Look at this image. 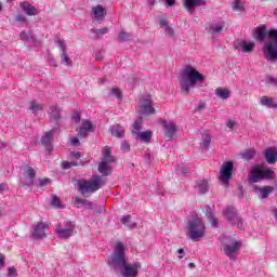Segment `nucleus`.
I'll return each mask as SVG.
<instances>
[{"label":"nucleus","mask_w":277,"mask_h":277,"mask_svg":"<svg viewBox=\"0 0 277 277\" xmlns=\"http://www.w3.org/2000/svg\"><path fill=\"white\" fill-rule=\"evenodd\" d=\"M263 179H276V173L269 169L263 170L261 167H254L249 176V183H259Z\"/></svg>","instance_id":"obj_8"},{"label":"nucleus","mask_w":277,"mask_h":277,"mask_svg":"<svg viewBox=\"0 0 277 277\" xmlns=\"http://www.w3.org/2000/svg\"><path fill=\"white\" fill-rule=\"evenodd\" d=\"M206 217L209 220L212 228H217V219L213 215V212H211V207H207L206 210Z\"/></svg>","instance_id":"obj_30"},{"label":"nucleus","mask_w":277,"mask_h":277,"mask_svg":"<svg viewBox=\"0 0 277 277\" xmlns=\"http://www.w3.org/2000/svg\"><path fill=\"white\" fill-rule=\"evenodd\" d=\"M207 107V105L205 104V102H201L198 104V106L196 107V109H205Z\"/></svg>","instance_id":"obj_64"},{"label":"nucleus","mask_w":277,"mask_h":277,"mask_svg":"<svg viewBox=\"0 0 277 277\" xmlns=\"http://www.w3.org/2000/svg\"><path fill=\"white\" fill-rule=\"evenodd\" d=\"M19 38H21V40H23L24 42H27V41H29V34H27L25 30H23V31L19 34Z\"/></svg>","instance_id":"obj_53"},{"label":"nucleus","mask_w":277,"mask_h":277,"mask_svg":"<svg viewBox=\"0 0 277 277\" xmlns=\"http://www.w3.org/2000/svg\"><path fill=\"white\" fill-rule=\"evenodd\" d=\"M55 42H56L57 47L61 49L62 53H65L68 51V49L66 48V42H64V40L56 37Z\"/></svg>","instance_id":"obj_44"},{"label":"nucleus","mask_w":277,"mask_h":277,"mask_svg":"<svg viewBox=\"0 0 277 277\" xmlns=\"http://www.w3.org/2000/svg\"><path fill=\"white\" fill-rule=\"evenodd\" d=\"M51 202L50 205L54 207V209H64V206L62 205V199L57 195H51Z\"/></svg>","instance_id":"obj_34"},{"label":"nucleus","mask_w":277,"mask_h":277,"mask_svg":"<svg viewBox=\"0 0 277 277\" xmlns=\"http://www.w3.org/2000/svg\"><path fill=\"white\" fill-rule=\"evenodd\" d=\"M260 103L264 107H277V104H274V100L268 96H262Z\"/></svg>","instance_id":"obj_35"},{"label":"nucleus","mask_w":277,"mask_h":277,"mask_svg":"<svg viewBox=\"0 0 277 277\" xmlns=\"http://www.w3.org/2000/svg\"><path fill=\"white\" fill-rule=\"evenodd\" d=\"M55 131H57L56 129H52L48 132H45V134L43 136H41V146H44L45 150L51 154L53 153V135H55Z\"/></svg>","instance_id":"obj_12"},{"label":"nucleus","mask_w":277,"mask_h":277,"mask_svg":"<svg viewBox=\"0 0 277 277\" xmlns=\"http://www.w3.org/2000/svg\"><path fill=\"white\" fill-rule=\"evenodd\" d=\"M266 83H271L272 85H277V79L276 78H274V77H268L267 79H266Z\"/></svg>","instance_id":"obj_56"},{"label":"nucleus","mask_w":277,"mask_h":277,"mask_svg":"<svg viewBox=\"0 0 277 277\" xmlns=\"http://www.w3.org/2000/svg\"><path fill=\"white\" fill-rule=\"evenodd\" d=\"M268 36V40L264 43V57L271 62L277 60V29H271L267 31V26L261 25L255 28L253 38L259 42H263L265 37Z\"/></svg>","instance_id":"obj_2"},{"label":"nucleus","mask_w":277,"mask_h":277,"mask_svg":"<svg viewBox=\"0 0 277 277\" xmlns=\"http://www.w3.org/2000/svg\"><path fill=\"white\" fill-rule=\"evenodd\" d=\"M187 236L192 241H201L207 233V226L196 213L187 216Z\"/></svg>","instance_id":"obj_4"},{"label":"nucleus","mask_w":277,"mask_h":277,"mask_svg":"<svg viewBox=\"0 0 277 277\" xmlns=\"http://www.w3.org/2000/svg\"><path fill=\"white\" fill-rule=\"evenodd\" d=\"M137 135L142 140V142H150V140H153L151 131L137 132Z\"/></svg>","instance_id":"obj_38"},{"label":"nucleus","mask_w":277,"mask_h":277,"mask_svg":"<svg viewBox=\"0 0 277 277\" xmlns=\"http://www.w3.org/2000/svg\"><path fill=\"white\" fill-rule=\"evenodd\" d=\"M76 205L78 209H81V207H85L88 211H92L94 209V202L88 200V199H81V198H76L75 199Z\"/></svg>","instance_id":"obj_24"},{"label":"nucleus","mask_w":277,"mask_h":277,"mask_svg":"<svg viewBox=\"0 0 277 277\" xmlns=\"http://www.w3.org/2000/svg\"><path fill=\"white\" fill-rule=\"evenodd\" d=\"M15 21L16 23H27V17H25L23 14H18L15 16Z\"/></svg>","instance_id":"obj_52"},{"label":"nucleus","mask_w":277,"mask_h":277,"mask_svg":"<svg viewBox=\"0 0 277 277\" xmlns=\"http://www.w3.org/2000/svg\"><path fill=\"white\" fill-rule=\"evenodd\" d=\"M61 62H62V64H65V66H71L72 65V60H70V56H68V51L67 52H62Z\"/></svg>","instance_id":"obj_40"},{"label":"nucleus","mask_w":277,"mask_h":277,"mask_svg":"<svg viewBox=\"0 0 277 277\" xmlns=\"http://www.w3.org/2000/svg\"><path fill=\"white\" fill-rule=\"evenodd\" d=\"M158 23L160 25V29H163L164 34L169 36V38L174 36V28H172V25H170L166 15L158 16Z\"/></svg>","instance_id":"obj_14"},{"label":"nucleus","mask_w":277,"mask_h":277,"mask_svg":"<svg viewBox=\"0 0 277 277\" xmlns=\"http://www.w3.org/2000/svg\"><path fill=\"white\" fill-rule=\"evenodd\" d=\"M255 156L256 150L254 148H250L242 154V159H245L246 161H251V159H254Z\"/></svg>","instance_id":"obj_36"},{"label":"nucleus","mask_w":277,"mask_h":277,"mask_svg":"<svg viewBox=\"0 0 277 277\" xmlns=\"http://www.w3.org/2000/svg\"><path fill=\"white\" fill-rule=\"evenodd\" d=\"M140 124H142V117H140L136 121H134L133 129L140 132L142 130V127Z\"/></svg>","instance_id":"obj_51"},{"label":"nucleus","mask_w":277,"mask_h":277,"mask_svg":"<svg viewBox=\"0 0 277 277\" xmlns=\"http://www.w3.org/2000/svg\"><path fill=\"white\" fill-rule=\"evenodd\" d=\"M71 119L75 120L76 122L81 121V114L79 111H75L71 116Z\"/></svg>","instance_id":"obj_54"},{"label":"nucleus","mask_w":277,"mask_h":277,"mask_svg":"<svg viewBox=\"0 0 277 277\" xmlns=\"http://www.w3.org/2000/svg\"><path fill=\"white\" fill-rule=\"evenodd\" d=\"M5 267V254L0 253V269Z\"/></svg>","instance_id":"obj_55"},{"label":"nucleus","mask_w":277,"mask_h":277,"mask_svg":"<svg viewBox=\"0 0 277 277\" xmlns=\"http://www.w3.org/2000/svg\"><path fill=\"white\" fill-rule=\"evenodd\" d=\"M8 274H9V276H17L16 268L14 266L9 267Z\"/></svg>","instance_id":"obj_57"},{"label":"nucleus","mask_w":277,"mask_h":277,"mask_svg":"<svg viewBox=\"0 0 277 277\" xmlns=\"http://www.w3.org/2000/svg\"><path fill=\"white\" fill-rule=\"evenodd\" d=\"M121 224H123V226H128L130 230H133V228H137V223L131 221V214L123 215L121 217Z\"/></svg>","instance_id":"obj_26"},{"label":"nucleus","mask_w":277,"mask_h":277,"mask_svg":"<svg viewBox=\"0 0 277 277\" xmlns=\"http://www.w3.org/2000/svg\"><path fill=\"white\" fill-rule=\"evenodd\" d=\"M202 81H205V76L199 74L198 70L190 65H187L180 77L182 94L187 96V94H189V90L195 88L196 83H202Z\"/></svg>","instance_id":"obj_3"},{"label":"nucleus","mask_w":277,"mask_h":277,"mask_svg":"<svg viewBox=\"0 0 277 277\" xmlns=\"http://www.w3.org/2000/svg\"><path fill=\"white\" fill-rule=\"evenodd\" d=\"M103 186H105V181H103V177L100 175L93 176L92 180L77 181V189L83 198H90L91 194H95V192H98Z\"/></svg>","instance_id":"obj_5"},{"label":"nucleus","mask_w":277,"mask_h":277,"mask_svg":"<svg viewBox=\"0 0 277 277\" xmlns=\"http://www.w3.org/2000/svg\"><path fill=\"white\" fill-rule=\"evenodd\" d=\"M51 118L55 121V124H58L60 120H62V115L60 114V108H52Z\"/></svg>","instance_id":"obj_41"},{"label":"nucleus","mask_w":277,"mask_h":277,"mask_svg":"<svg viewBox=\"0 0 277 277\" xmlns=\"http://www.w3.org/2000/svg\"><path fill=\"white\" fill-rule=\"evenodd\" d=\"M252 189L255 194L260 193V198H262V200H265V198H269V195L272 194V192H274V188L272 186H264L261 188L260 186L254 185Z\"/></svg>","instance_id":"obj_20"},{"label":"nucleus","mask_w":277,"mask_h":277,"mask_svg":"<svg viewBox=\"0 0 277 277\" xmlns=\"http://www.w3.org/2000/svg\"><path fill=\"white\" fill-rule=\"evenodd\" d=\"M119 40H121V42H126L127 40L131 39V35L127 31H121L118 36Z\"/></svg>","instance_id":"obj_46"},{"label":"nucleus","mask_w":277,"mask_h":277,"mask_svg":"<svg viewBox=\"0 0 277 277\" xmlns=\"http://www.w3.org/2000/svg\"><path fill=\"white\" fill-rule=\"evenodd\" d=\"M124 250H127V247H124L122 242L117 241L107 264L114 269H119L121 276L137 277V269H142V264L140 262L129 264V259L127 258Z\"/></svg>","instance_id":"obj_1"},{"label":"nucleus","mask_w":277,"mask_h":277,"mask_svg":"<svg viewBox=\"0 0 277 277\" xmlns=\"http://www.w3.org/2000/svg\"><path fill=\"white\" fill-rule=\"evenodd\" d=\"M45 228H49V223H37L34 228L32 239H44L47 237V233H44Z\"/></svg>","instance_id":"obj_16"},{"label":"nucleus","mask_w":277,"mask_h":277,"mask_svg":"<svg viewBox=\"0 0 277 277\" xmlns=\"http://www.w3.org/2000/svg\"><path fill=\"white\" fill-rule=\"evenodd\" d=\"M49 183H51V180L49 177H45L43 180H39L37 187H47V185H49Z\"/></svg>","instance_id":"obj_48"},{"label":"nucleus","mask_w":277,"mask_h":277,"mask_svg":"<svg viewBox=\"0 0 277 277\" xmlns=\"http://www.w3.org/2000/svg\"><path fill=\"white\" fill-rule=\"evenodd\" d=\"M144 159H145L146 163L150 164V153L146 151L144 154Z\"/></svg>","instance_id":"obj_61"},{"label":"nucleus","mask_w":277,"mask_h":277,"mask_svg":"<svg viewBox=\"0 0 277 277\" xmlns=\"http://www.w3.org/2000/svg\"><path fill=\"white\" fill-rule=\"evenodd\" d=\"M25 168H26V170L24 173V177L36 180V170L34 168H31L29 164H26Z\"/></svg>","instance_id":"obj_37"},{"label":"nucleus","mask_w":277,"mask_h":277,"mask_svg":"<svg viewBox=\"0 0 277 277\" xmlns=\"http://www.w3.org/2000/svg\"><path fill=\"white\" fill-rule=\"evenodd\" d=\"M91 34L95 35L94 40H101L103 36H105L106 34H109V28L108 27H104L102 29L92 28Z\"/></svg>","instance_id":"obj_28"},{"label":"nucleus","mask_w":277,"mask_h":277,"mask_svg":"<svg viewBox=\"0 0 277 277\" xmlns=\"http://www.w3.org/2000/svg\"><path fill=\"white\" fill-rule=\"evenodd\" d=\"M264 157L267 163L274 164L277 161V150L275 147L267 148L264 151Z\"/></svg>","instance_id":"obj_22"},{"label":"nucleus","mask_w":277,"mask_h":277,"mask_svg":"<svg viewBox=\"0 0 277 277\" xmlns=\"http://www.w3.org/2000/svg\"><path fill=\"white\" fill-rule=\"evenodd\" d=\"M36 180L31 179V177H25L22 181L21 187H23V189H29V187H34V183Z\"/></svg>","instance_id":"obj_39"},{"label":"nucleus","mask_w":277,"mask_h":277,"mask_svg":"<svg viewBox=\"0 0 277 277\" xmlns=\"http://www.w3.org/2000/svg\"><path fill=\"white\" fill-rule=\"evenodd\" d=\"M92 12L96 23H103L105 21V16H107V12L103 5L97 4L96 6L92 8Z\"/></svg>","instance_id":"obj_18"},{"label":"nucleus","mask_w":277,"mask_h":277,"mask_svg":"<svg viewBox=\"0 0 277 277\" xmlns=\"http://www.w3.org/2000/svg\"><path fill=\"white\" fill-rule=\"evenodd\" d=\"M102 161H109V163H116V158L111 156V148L108 146L104 147Z\"/></svg>","instance_id":"obj_27"},{"label":"nucleus","mask_w":277,"mask_h":277,"mask_svg":"<svg viewBox=\"0 0 277 277\" xmlns=\"http://www.w3.org/2000/svg\"><path fill=\"white\" fill-rule=\"evenodd\" d=\"M121 150L123 153H129V150H131V145L127 141L121 142Z\"/></svg>","instance_id":"obj_50"},{"label":"nucleus","mask_w":277,"mask_h":277,"mask_svg":"<svg viewBox=\"0 0 277 277\" xmlns=\"http://www.w3.org/2000/svg\"><path fill=\"white\" fill-rule=\"evenodd\" d=\"M232 8L233 10H238L241 12V10H243V4H241V0H234Z\"/></svg>","instance_id":"obj_47"},{"label":"nucleus","mask_w":277,"mask_h":277,"mask_svg":"<svg viewBox=\"0 0 277 277\" xmlns=\"http://www.w3.org/2000/svg\"><path fill=\"white\" fill-rule=\"evenodd\" d=\"M223 252H225V256L229 259H234L239 254V250H241V241L235 239L233 236H228L224 239L222 243Z\"/></svg>","instance_id":"obj_6"},{"label":"nucleus","mask_w":277,"mask_h":277,"mask_svg":"<svg viewBox=\"0 0 277 277\" xmlns=\"http://www.w3.org/2000/svg\"><path fill=\"white\" fill-rule=\"evenodd\" d=\"M71 157H74V159H81V153L80 151L71 153Z\"/></svg>","instance_id":"obj_62"},{"label":"nucleus","mask_w":277,"mask_h":277,"mask_svg":"<svg viewBox=\"0 0 277 277\" xmlns=\"http://www.w3.org/2000/svg\"><path fill=\"white\" fill-rule=\"evenodd\" d=\"M200 5H207L205 0H184V8L188 14H194L196 12L195 8H200Z\"/></svg>","instance_id":"obj_17"},{"label":"nucleus","mask_w":277,"mask_h":277,"mask_svg":"<svg viewBox=\"0 0 277 277\" xmlns=\"http://www.w3.org/2000/svg\"><path fill=\"white\" fill-rule=\"evenodd\" d=\"M224 217L232 224V226H237L240 230H245L246 225L243 223V219L239 216V213H237V210H235L233 207H227L223 211Z\"/></svg>","instance_id":"obj_7"},{"label":"nucleus","mask_w":277,"mask_h":277,"mask_svg":"<svg viewBox=\"0 0 277 277\" xmlns=\"http://www.w3.org/2000/svg\"><path fill=\"white\" fill-rule=\"evenodd\" d=\"M95 60H96V62H101V60H103V52L102 51H97L95 53Z\"/></svg>","instance_id":"obj_60"},{"label":"nucleus","mask_w":277,"mask_h":277,"mask_svg":"<svg viewBox=\"0 0 277 277\" xmlns=\"http://www.w3.org/2000/svg\"><path fill=\"white\" fill-rule=\"evenodd\" d=\"M65 227L62 228V224L56 225V235L60 239H70L75 233V223L71 221L64 222Z\"/></svg>","instance_id":"obj_10"},{"label":"nucleus","mask_w":277,"mask_h":277,"mask_svg":"<svg viewBox=\"0 0 277 277\" xmlns=\"http://www.w3.org/2000/svg\"><path fill=\"white\" fill-rule=\"evenodd\" d=\"M108 163V160H102L98 164V173L103 174V176H109L111 174V167Z\"/></svg>","instance_id":"obj_23"},{"label":"nucleus","mask_w":277,"mask_h":277,"mask_svg":"<svg viewBox=\"0 0 277 277\" xmlns=\"http://www.w3.org/2000/svg\"><path fill=\"white\" fill-rule=\"evenodd\" d=\"M177 174H181L182 176H187L189 174V169L187 167H184L183 164L179 166L176 169Z\"/></svg>","instance_id":"obj_45"},{"label":"nucleus","mask_w":277,"mask_h":277,"mask_svg":"<svg viewBox=\"0 0 277 277\" xmlns=\"http://www.w3.org/2000/svg\"><path fill=\"white\" fill-rule=\"evenodd\" d=\"M141 108L144 116L155 114V107H153V98L150 95H147L141 100Z\"/></svg>","instance_id":"obj_13"},{"label":"nucleus","mask_w":277,"mask_h":277,"mask_svg":"<svg viewBox=\"0 0 277 277\" xmlns=\"http://www.w3.org/2000/svg\"><path fill=\"white\" fill-rule=\"evenodd\" d=\"M109 133L113 135V137H124V127H122L120 123H115L109 127Z\"/></svg>","instance_id":"obj_21"},{"label":"nucleus","mask_w":277,"mask_h":277,"mask_svg":"<svg viewBox=\"0 0 277 277\" xmlns=\"http://www.w3.org/2000/svg\"><path fill=\"white\" fill-rule=\"evenodd\" d=\"M111 94H114V96H116V98H119V101H122V91H120V89L114 88L111 90Z\"/></svg>","instance_id":"obj_49"},{"label":"nucleus","mask_w":277,"mask_h":277,"mask_svg":"<svg viewBox=\"0 0 277 277\" xmlns=\"http://www.w3.org/2000/svg\"><path fill=\"white\" fill-rule=\"evenodd\" d=\"M215 94L219 98H222L223 101L230 98V91L228 89L217 88L215 90Z\"/></svg>","instance_id":"obj_31"},{"label":"nucleus","mask_w":277,"mask_h":277,"mask_svg":"<svg viewBox=\"0 0 277 277\" xmlns=\"http://www.w3.org/2000/svg\"><path fill=\"white\" fill-rule=\"evenodd\" d=\"M94 124H92L91 120H84L82 122V127H80L78 131V135L82 138L85 140L88 137L89 133H94Z\"/></svg>","instance_id":"obj_15"},{"label":"nucleus","mask_w":277,"mask_h":277,"mask_svg":"<svg viewBox=\"0 0 277 277\" xmlns=\"http://www.w3.org/2000/svg\"><path fill=\"white\" fill-rule=\"evenodd\" d=\"M209 146H211V135L202 134L200 148H202V150H209Z\"/></svg>","instance_id":"obj_33"},{"label":"nucleus","mask_w":277,"mask_h":277,"mask_svg":"<svg viewBox=\"0 0 277 277\" xmlns=\"http://www.w3.org/2000/svg\"><path fill=\"white\" fill-rule=\"evenodd\" d=\"M8 189H9L8 183L0 184V194L1 192H8Z\"/></svg>","instance_id":"obj_59"},{"label":"nucleus","mask_w":277,"mask_h":277,"mask_svg":"<svg viewBox=\"0 0 277 277\" xmlns=\"http://www.w3.org/2000/svg\"><path fill=\"white\" fill-rule=\"evenodd\" d=\"M70 143L72 144V146H79V137L72 136Z\"/></svg>","instance_id":"obj_58"},{"label":"nucleus","mask_w":277,"mask_h":277,"mask_svg":"<svg viewBox=\"0 0 277 277\" xmlns=\"http://www.w3.org/2000/svg\"><path fill=\"white\" fill-rule=\"evenodd\" d=\"M224 27H226V24L224 22H219L217 24H211L208 31L212 35L221 34L224 30Z\"/></svg>","instance_id":"obj_25"},{"label":"nucleus","mask_w":277,"mask_h":277,"mask_svg":"<svg viewBox=\"0 0 277 277\" xmlns=\"http://www.w3.org/2000/svg\"><path fill=\"white\" fill-rule=\"evenodd\" d=\"M196 187L199 194H207V192H209V182H207V180H199L196 182Z\"/></svg>","instance_id":"obj_29"},{"label":"nucleus","mask_w":277,"mask_h":277,"mask_svg":"<svg viewBox=\"0 0 277 277\" xmlns=\"http://www.w3.org/2000/svg\"><path fill=\"white\" fill-rule=\"evenodd\" d=\"M75 166H83V162H82V161H79V162H75V161H71V162L63 161V163H62L63 170H70V168H72V167H75Z\"/></svg>","instance_id":"obj_42"},{"label":"nucleus","mask_w":277,"mask_h":277,"mask_svg":"<svg viewBox=\"0 0 277 277\" xmlns=\"http://www.w3.org/2000/svg\"><path fill=\"white\" fill-rule=\"evenodd\" d=\"M238 47L241 49L242 53H252V51H254V42H240Z\"/></svg>","instance_id":"obj_32"},{"label":"nucleus","mask_w":277,"mask_h":277,"mask_svg":"<svg viewBox=\"0 0 277 277\" xmlns=\"http://www.w3.org/2000/svg\"><path fill=\"white\" fill-rule=\"evenodd\" d=\"M226 127H227L228 129H233V128L235 127V121L228 120V121L226 122Z\"/></svg>","instance_id":"obj_63"},{"label":"nucleus","mask_w":277,"mask_h":277,"mask_svg":"<svg viewBox=\"0 0 277 277\" xmlns=\"http://www.w3.org/2000/svg\"><path fill=\"white\" fill-rule=\"evenodd\" d=\"M158 124L164 133V140H167V142H172L174 140V122L159 119Z\"/></svg>","instance_id":"obj_11"},{"label":"nucleus","mask_w":277,"mask_h":277,"mask_svg":"<svg viewBox=\"0 0 277 277\" xmlns=\"http://www.w3.org/2000/svg\"><path fill=\"white\" fill-rule=\"evenodd\" d=\"M21 8L26 16H38V14H40V11H38V9L31 5L28 1H23L21 3Z\"/></svg>","instance_id":"obj_19"},{"label":"nucleus","mask_w":277,"mask_h":277,"mask_svg":"<svg viewBox=\"0 0 277 277\" xmlns=\"http://www.w3.org/2000/svg\"><path fill=\"white\" fill-rule=\"evenodd\" d=\"M235 168V164L233 161H226L223 163L221 171H220V181L223 186L228 187L230 183V179L233 176V170Z\"/></svg>","instance_id":"obj_9"},{"label":"nucleus","mask_w":277,"mask_h":277,"mask_svg":"<svg viewBox=\"0 0 277 277\" xmlns=\"http://www.w3.org/2000/svg\"><path fill=\"white\" fill-rule=\"evenodd\" d=\"M29 109H30V111H32V114H36L38 111H42V106L39 103H37L36 101H32L30 103Z\"/></svg>","instance_id":"obj_43"}]
</instances>
